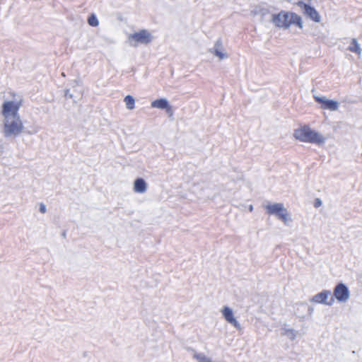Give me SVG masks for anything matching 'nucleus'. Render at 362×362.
<instances>
[{
  "label": "nucleus",
  "instance_id": "obj_24",
  "mask_svg": "<svg viewBox=\"0 0 362 362\" xmlns=\"http://www.w3.org/2000/svg\"><path fill=\"white\" fill-rule=\"evenodd\" d=\"M252 210H253V206L252 205H250L249 206V211H252Z\"/></svg>",
  "mask_w": 362,
  "mask_h": 362
},
{
  "label": "nucleus",
  "instance_id": "obj_5",
  "mask_svg": "<svg viewBox=\"0 0 362 362\" xmlns=\"http://www.w3.org/2000/svg\"><path fill=\"white\" fill-rule=\"evenodd\" d=\"M153 40L151 33L147 30H141L128 36V42L132 47H137L141 44H148Z\"/></svg>",
  "mask_w": 362,
  "mask_h": 362
},
{
  "label": "nucleus",
  "instance_id": "obj_3",
  "mask_svg": "<svg viewBox=\"0 0 362 362\" xmlns=\"http://www.w3.org/2000/svg\"><path fill=\"white\" fill-rule=\"evenodd\" d=\"M264 209L269 215L275 216L286 226H290L293 221L292 215L282 203H270L266 204Z\"/></svg>",
  "mask_w": 362,
  "mask_h": 362
},
{
  "label": "nucleus",
  "instance_id": "obj_19",
  "mask_svg": "<svg viewBox=\"0 0 362 362\" xmlns=\"http://www.w3.org/2000/svg\"><path fill=\"white\" fill-rule=\"evenodd\" d=\"M40 211L42 213V214H45L46 212V206L45 204H41L40 205Z\"/></svg>",
  "mask_w": 362,
  "mask_h": 362
},
{
  "label": "nucleus",
  "instance_id": "obj_21",
  "mask_svg": "<svg viewBox=\"0 0 362 362\" xmlns=\"http://www.w3.org/2000/svg\"><path fill=\"white\" fill-rule=\"evenodd\" d=\"M259 12H262V15L264 14L265 13V10L264 9H262V8H257L255 11H253L254 13L257 14Z\"/></svg>",
  "mask_w": 362,
  "mask_h": 362
},
{
  "label": "nucleus",
  "instance_id": "obj_1",
  "mask_svg": "<svg viewBox=\"0 0 362 362\" xmlns=\"http://www.w3.org/2000/svg\"><path fill=\"white\" fill-rule=\"evenodd\" d=\"M23 100L20 95L11 94V98L1 105L2 132L6 137H16L23 133L24 126L18 114Z\"/></svg>",
  "mask_w": 362,
  "mask_h": 362
},
{
  "label": "nucleus",
  "instance_id": "obj_23",
  "mask_svg": "<svg viewBox=\"0 0 362 362\" xmlns=\"http://www.w3.org/2000/svg\"><path fill=\"white\" fill-rule=\"evenodd\" d=\"M3 153V146L0 144V155Z\"/></svg>",
  "mask_w": 362,
  "mask_h": 362
},
{
  "label": "nucleus",
  "instance_id": "obj_2",
  "mask_svg": "<svg viewBox=\"0 0 362 362\" xmlns=\"http://www.w3.org/2000/svg\"><path fill=\"white\" fill-rule=\"evenodd\" d=\"M293 136L300 141L313 143L317 145L324 144L326 140L320 133L313 130L307 126L296 129Z\"/></svg>",
  "mask_w": 362,
  "mask_h": 362
},
{
  "label": "nucleus",
  "instance_id": "obj_6",
  "mask_svg": "<svg viewBox=\"0 0 362 362\" xmlns=\"http://www.w3.org/2000/svg\"><path fill=\"white\" fill-rule=\"evenodd\" d=\"M311 301L315 303L332 305L334 303V298L332 296L330 291L323 290L315 294L312 298Z\"/></svg>",
  "mask_w": 362,
  "mask_h": 362
},
{
  "label": "nucleus",
  "instance_id": "obj_8",
  "mask_svg": "<svg viewBox=\"0 0 362 362\" xmlns=\"http://www.w3.org/2000/svg\"><path fill=\"white\" fill-rule=\"evenodd\" d=\"M209 52L216 56L220 61L226 59L229 57L228 52L223 47V42L220 39L215 42L214 47L211 48Z\"/></svg>",
  "mask_w": 362,
  "mask_h": 362
},
{
  "label": "nucleus",
  "instance_id": "obj_13",
  "mask_svg": "<svg viewBox=\"0 0 362 362\" xmlns=\"http://www.w3.org/2000/svg\"><path fill=\"white\" fill-rule=\"evenodd\" d=\"M304 11L313 21L317 23H319L320 21V16L319 15V13L313 7L305 4Z\"/></svg>",
  "mask_w": 362,
  "mask_h": 362
},
{
  "label": "nucleus",
  "instance_id": "obj_7",
  "mask_svg": "<svg viewBox=\"0 0 362 362\" xmlns=\"http://www.w3.org/2000/svg\"><path fill=\"white\" fill-rule=\"evenodd\" d=\"M334 298L339 302H346L350 298V292L347 286L341 283L337 285L334 289Z\"/></svg>",
  "mask_w": 362,
  "mask_h": 362
},
{
  "label": "nucleus",
  "instance_id": "obj_22",
  "mask_svg": "<svg viewBox=\"0 0 362 362\" xmlns=\"http://www.w3.org/2000/svg\"><path fill=\"white\" fill-rule=\"evenodd\" d=\"M322 201L319 199H317L316 201H315V207H319L322 205Z\"/></svg>",
  "mask_w": 362,
  "mask_h": 362
},
{
  "label": "nucleus",
  "instance_id": "obj_12",
  "mask_svg": "<svg viewBox=\"0 0 362 362\" xmlns=\"http://www.w3.org/2000/svg\"><path fill=\"white\" fill-rule=\"evenodd\" d=\"M148 185L142 178H137L134 182L133 190L136 193L144 194L147 191Z\"/></svg>",
  "mask_w": 362,
  "mask_h": 362
},
{
  "label": "nucleus",
  "instance_id": "obj_11",
  "mask_svg": "<svg viewBox=\"0 0 362 362\" xmlns=\"http://www.w3.org/2000/svg\"><path fill=\"white\" fill-rule=\"evenodd\" d=\"M151 107L152 108H156L159 110H166L168 113H170L172 111L171 107L170 106L168 100L166 98H160L152 101L151 103Z\"/></svg>",
  "mask_w": 362,
  "mask_h": 362
},
{
  "label": "nucleus",
  "instance_id": "obj_18",
  "mask_svg": "<svg viewBox=\"0 0 362 362\" xmlns=\"http://www.w3.org/2000/svg\"><path fill=\"white\" fill-rule=\"evenodd\" d=\"M88 24L91 26H97L98 25V21L95 15H91L88 19Z\"/></svg>",
  "mask_w": 362,
  "mask_h": 362
},
{
  "label": "nucleus",
  "instance_id": "obj_17",
  "mask_svg": "<svg viewBox=\"0 0 362 362\" xmlns=\"http://www.w3.org/2000/svg\"><path fill=\"white\" fill-rule=\"evenodd\" d=\"M194 358L197 359L198 362H214L210 358L203 354H194Z\"/></svg>",
  "mask_w": 362,
  "mask_h": 362
},
{
  "label": "nucleus",
  "instance_id": "obj_20",
  "mask_svg": "<svg viewBox=\"0 0 362 362\" xmlns=\"http://www.w3.org/2000/svg\"><path fill=\"white\" fill-rule=\"evenodd\" d=\"M65 97L66 98H73V95L69 92V90H66V91H65Z\"/></svg>",
  "mask_w": 362,
  "mask_h": 362
},
{
  "label": "nucleus",
  "instance_id": "obj_15",
  "mask_svg": "<svg viewBox=\"0 0 362 362\" xmlns=\"http://www.w3.org/2000/svg\"><path fill=\"white\" fill-rule=\"evenodd\" d=\"M124 102L125 103L126 107L128 110H133L135 107V99L130 95H127L124 99Z\"/></svg>",
  "mask_w": 362,
  "mask_h": 362
},
{
  "label": "nucleus",
  "instance_id": "obj_14",
  "mask_svg": "<svg viewBox=\"0 0 362 362\" xmlns=\"http://www.w3.org/2000/svg\"><path fill=\"white\" fill-rule=\"evenodd\" d=\"M297 334V331L290 327L284 326L282 328L281 334L283 336H286L288 339H289L291 341H293L296 339Z\"/></svg>",
  "mask_w": 362,
  "mask_h": 362
},
{
  "label": "nucleus",
  "instance_id": "obj_4",
  "mask_svg": "<svg viewBox=\"0 0 362 362\" xmlns=\"http://www.w3.org/2000/svg\"><path fill=\"white\" fill-rule=\"evenodd\" d=\"M272 21L273 23L279 28H288L292 24L297 25L299 28H303L301 18L296 13L281 11L278 14L272 15Z\"/></svg>",
  "mask_w": 362,
  "mask_h": 362
},
{
  "label": "nucleus",
  "instance_id": "obj_16",
  "mask_svg": "<svg viewBox=\"0 0 362 362\" xmlns=\"http://www.w3.org/2000/svg\"><path fill=\"white\" fill-rule=\"evenodd\" d=\"M349 50L358 54H361V49L356 39L352 40L351 46L349 47Z\"/></svg>",
  "mask_w": 362,
  "mask_h": 362
},
{
  "label": "nucleus",
  "instance_id": "obj_9",
  "mask_svg": "<svg viewBox=\"0 0 362 362\" xmlns=\"http://www.w3.org/2000/svg\"><path fill=\"white\" fill-rule=\"evenodd\" d=\"M225 320L238 330L241 329V325L235 317L233 310L228 306H223L221 310Z\"/></svg>",
  "mask_w": 362,
  "mask_h": 362
},
{
  "label": "nucleus",
  "instance_id": "obj_10",
  "mask_svg": "<svg viewBox=\"0 0 362 362\" xmlns=\"http://www.w3.org/2000/svg\"><path fill=\"white\" fill-rule=\"evenodd\" d=\"M316 101L321 103V107L323 109L329 110L331 111H336L339 108V103L336 100H329L326 97L314 95Z\"/></svg>",
  "mask_w": 362,
  "mask_h": 362
}]
</instances>
